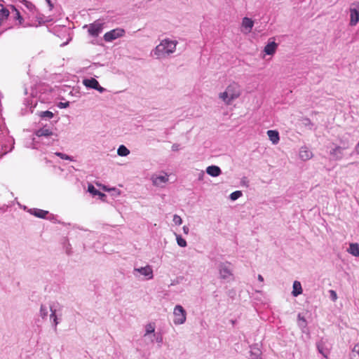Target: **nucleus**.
Instances as JSON below:
<instances>
[{
  "label": "nucleus",
  "instance_id": "2eb2a0df",
  "mask_svg": "<svg viewBox=\"0 0 359 359\" xmlns=\"http://www.w3.org/2000/svg\"><path fill=\"white\" fill-rule=\"evenodd\" d=\"M28 212L32 215H34L36 217L45 219L46 218L47 215H49L48 211L43 210L39 208H30Z\"/></svg>",
  "mask_w": 359,
  "mask_h": 359
},
{
  "label": "nucleus",
  "instance_id": "7ed1b4c3",
  "mask_svg": "<svg viewBox=\"0 0 359 359\" xmlns=\"http://www.w3.org/2000/svg\"><path fill=\"white\" fill-rule=\"evenodd\" d=\"M219 278L230 282L233 280V269L229 262H221L218 266Z\"/></svg>",
  "mask_w": 359,
  "mask_h": 359
},
{
  "label": "nucleus",
  "instance_id": "c85d7f7f",
  "mask_svg": "<svg viewBox=\"0 0 359 359\" xmlns=\"http://www.w3.org/2000/svg\"><path fill=\"white\" fill-rule=\"evenodd\" d=\"M39 116L42 119L48 120V119H50L53 117V113L50 111H41L39 113Z\"/></svg>",
  "mask_w": 359,
  "mask_h": 359
},
{
  "label": "nucleus",
  "instance_id": "09e8293b",
  "mask_svg": "<svg viewBox=\"0 0 359 359\" xmlns=\"http://www.w3.org/2000/svg\"><path fill=\"white\" fill-rule=\"evenodd\" d=\"M183 231L184 233H189V228L187 226H183Z\"/></svg>",
  "mask_w": 359,
  "mask_h": 359
},
{
  "label": "nucleus",
  "instance_id": "72a5a7b5",
  "mask_svg": "<svg viewBox=\"0 0 359 359\" xmlns=\"http://www.w3.org/2000/svg\"><path fill=\"white\" fill-rule=\"evenodd\" d=\"M55 154L57 156H59L62 159L68 160V161H74V158L72 156H71L67 155V154H63V153H61V152H56V153H55Z\"/></svg>",
  "mask_w": 359,
  "mask_h": 359
},
{
  "label": "nucleus",
  "instance_id": "7c9ffc66",
  "mask_svg": "<svg viewBox=\"0 0 359 359\" xmlns=\"http://www.w3.org/2000/svg\"><path fill=\"white\" fill-rule=\"evenodd\" d=\"M177 43H178L177 41L166 38V39H162L159 45L168 46V45H177Z\"/></svg>",
  "mask_w": 359,
  "mask_h": 359
},
{
  "label": "nucleus",
  "instance_id": "603ef678",
  "mask_svg": "<svg viewBox=\"0 0 359 359\" xmlns=\"http://www.w3.org/2000/svg\"><path fill=\"white\" fill-rule=\"evenodd\" d=\"M13 148H14V146H12V147H11V149H10V151H11Z\"/></svg>",
  "mask_w": 359,
  "mask_h": 359
},
{
  "label": "nucleus",
  "instance_id": "39448f33",
  "mask_svg": "<svg viewBox=\"0 0 359 359\" xmlns=\"http://www.w3.org/2000/svg\"><path fill=\"white\" fill-rule=\"evenodd\" d=\"M173 315L175 325H182L186 322L187 312L181 305H176L174 308Z\"/></svg>",
  "mask_w": 359,
  "mask_h": 359
},
{
  "label": "nucleus",
  "instance_id": "4be33fe9",
  "mask_svg": "<svg viewBox=\"0 0 359 359\" xmlns=\"http://www.w3.org/2000/svg\"><path fill=\"white\" fill-rule=\"evenodd\" d=\"M52 134V130L46 127L41 128L36 131V135L38 137H48Z\"/></svg>",
  "mask_w": 359,
  "mask_h": 359
},
{
  "label": "nucleus",
  "instance_id": "6ab92c4d",
  "mask_svg": "<svg viewBox=\"0 0 359 359\" xmlns=\"http://www.w3.org/2000/svg\"><path fill=\"white\" fill-rule=\"evenodd\" d=\"M267 135L269 136V140L273 144H276L278 143L280 137L278 131L269 130L267 131Z\"/></svg>",
  "mask_w": 359,
  "mask_h": 359
},
{
  "label": "nucleus",
  "instance_id": "5701e85b",
  "mask_svg": "<svg viewBox=\"0 0 359 359\" xmlns=\"http://www.w3.org/2000/svg\"><path fill=\"white\" fill-rule=\"evenodd\" d=\"M50 311V306H48L46 304H41L39 310V315L43 320L47 318L48 312Z\"/></svg>",
  "mask_w": 359,
  "mask_h": 359
},
{
  "label": "nucleus",
  "instance_id": "cd10ccee",
  "mask_svg": "<svg viewBox=\"0 0 359 359\" xmlns=\"http://www.w3.org/2000/svg\"><path fill=\"white\" fill-rule=\"evenodd\" d=\"M155 326L154 324L149 323L145 326V334L144 337H147V335L150 334H155Z\"/></svg>",
  "mask_w": 359,
  "mask_h": 359
},
{
  "label": "nucleus",
  "instance_id": "aec40b11",
  "mask_svg": "<svg viewBox=\"0 0 359 359\" xmlns=\"http://www.w3.org/2000/svg\"><path fill=\"white\" fill-rule=\"evenodd\" d=\"M347 252L354 257H359V244L357 243H350Z\"/></svg>",
  "mask_w": 359,
  "mask_h": 359
},
{
  "label": "nucleus",
  "instance_id": "4468645a",
  "mask_svg": "<svg viewBox=\"0 0 359 359\" xmlns=\"http://www.w3.org/2000/svg\"><path fill=\"white\" fill-rule=\"evenodd\" d=\"M318 352L325 358H327L330 353L329 348L327 347L326 343L323 340H320L316 344Z\"/></svg>",
  "mask_w": 359,
  "mask_h": 359
},
{
  "label": "nucleus",
  "instance_id": "79ce46f5",
  "mask_svg": "<svg viewBox=\"0 0 359 359\" xmlns=\"http://www.w3.org/2000/svg\"><path fill=\"white\" fill-rule=\"evenodd\" d=\"M330 297H331V299L332 301H336V299H337V293L334 290H330Z\"/></svg>",
  "mask_w": 359,
  "mask_h": 359
},
{
  "label": "nucleus",
  "instance_id": "9d476101",
  "mask_svg": "<svg viewBox=\"0 0 359 359\" xmlns=\"http://www.w3.org/2000/svg\"><path fill=\"white\" fill-rule=\"evenodd\" d=\"M136 272H138L141 275L147 277V278L148 280L152 279L154 277L152 268L149 265H147L146 266L140 267V268H135V269H134L135 275Z\"/></svg>",
  "mask_w": 359,
  "mask_h": 359
},
{
  "label": "nucleus",
  "instance_id": "20e7f679",
  "mask_svg": "<svg viewBox=\"0 0 359 359\" xmlns=\"http://www.w3.org/2000/svg\"><path fill=\"white\" fill-rule=\"evenodd\" d=\"M176 46H156L151 52L152 57L156 59L165 58L175 51Z\"/></svg>",
  "mask_w": 359,
  "mask_h": 359
},
{
  "label": "nucleus",
  "instance_id": "f704fd0d",
  "mask_svg": "<svg viewBox=\"0 0 359 359\" xmlns=\"http://www.w3.org/2000/svg\"><path fill=\"white\" fill-rule=\"evenodd\" d=\"M277 46H264V53L266 55H273L276 50Z\"/></svg>",
  "mask_w": 359,
  "mask_h": 359
},
{
  "label": "nucleus",
  "instance_id": "0eeeda50",
  "mask_svg": "<svg viewBox=\"0 0 359 359\" xmlns=\"http://www.w3.org/2000/svg\"><path fill=\"white\" fill-rule=\"evenodd\" d=\"M83 84L87 88L90 89H94L97 90L100 93H104L106 89L102 87L99 82L94 78L90 79H84L83 80Z\"/></svg>",
  "mask_w": 359,
  "mask_h": 359
},
{
  "label": "nucleus",
  "instance_id": "c9c22d12",
  "mask_svg": "<svg viewBox=\"0 0 359 359\" xmlns=\"http://www.w3.org/2000/svg\"><path fill=\"white\" fill-rule=\"evenodd\" d=\"M241 196L242 192L241 191H235L230 194L229 198L231 201H236L238 198H239Z\"/></svg>",
  "mask_w": 359,
  "mask_h": 359
},
{
  "label": "nucleus",
  "instance_id": "f257e3e1",
  "mask_svg": "<svg viewBox=\"0 0 359 359\" xmlns=\"http://www.w3.org/2000/svg\"><path fill=\"white\" fill-rule=\"evenodd\" d=\"M241 94V88L238 83H231L225 89V90L219 94V97L226 104L229 105L231 102L240 97Z\"/></svg>",
  "mask_w": 359,
  "mask_h": 359
},
{
  "label": "nucleus",
  "instance_id": "37998d69",
  "mask_svg": "<svg viewBox=\"0 0 359 359\" xmlns=\"http://www.w3.org/2000/svg\"><path fill=\"white\" fill-rule=\"evenodd\" d=\"M25 6H26V7H27V8L30 11H32L33 9H34V8H35L34 5V4H32V3H30V2H27V1H26V3H25Z\"/></svg>",
  "mask_w": 359,
  "mask_h": 359
},
{
  "label": "nucleus",
  "instance_id": "423d86ee",
  "mask_svg": "<svg viewBox=\"0 0 359 359\" xmlns=\"http://www.w3.org/2000/svg\"><path fill=\"white\" fill-rule=\"evenodd\" d=\"M125 34V29L122 28H116L105 33L103 38L105 42L111 43L118 38L123 37Z\"/></svg>",
  "mask_w": 359,
  "mask_h": 359
},
{
  "label": "nucleus",
  "instance_id": "a18cd8bd",
  "mask_svg": "<svg viewBox=\"0 0 359 359\" xmlns=\"http://www.w3.org/2000/svg\"><path fill=\"white\" fill-rule=\"evenodd\" d=\"M180 149V145L178 144H173L172 146V150L174 151H178Z\"/></svg>",
  "mask_w": 359,
  "mask_h": 359
},
{
  "label": "nucleus",
  "instance_id": "4c0bfd02",
  "mask_svg": "<svg viewBox=\"0 0 359 359\" xmlns=\"http://www.w3.org/2000/svg\"><path fill=\"white\" fill-rule=\"evenodd\" d=\"M280 37H278V43L276 42V39L273 37V38H270L266 43V45H270V46H272V45H278L279 43H281L282 41L280 40Z\"/></svg>",
  "mask_w": 359,
  "mask_h": 359
},
{
  "label": "nucleus",
  "instance_id": "9b49d317",
  "mask_svg": "<svg viewBox=\"0 0 359 359\" xmlns=\"http://www.w3.org/2000/svg\"><path fill=\"white\" fill-rule=\"evenodd\" d=\"M151 180L154 185L157 187H163V185L168 181V175L167 174L153 175Z\"/></svg>",
  "mask_w": 359,
  "mask_h": 359
},
{
  "label": "nucleus",
  "instance_id": "2f4dec72",
  "mask_svg": "<svg viewBox=\"0 0 359 359\" xmlns=\"http://www.w3.org/2000/svg\"><path fill=\"white\" fill-rule=\"evenodd\" d=\"M13 9L15 11V15H14V18L18 21V25H22L23 27H25L26 25H24L23 22H22V16L20 15V13L18 11H17L14 7H13Z\"/></svg>",
  "mask_w": 359,
  "mask_h": 359
},
{
  "label": "nucleus",
  "instance_id": "3c124183",
  "mask_svg": "<svg viewBox=\"0 0 359 359\" xmlns=\"http://www.w3.org/2000/svg\"><path fill=\"white\" fill-rule=\"evenodd\" d=\"M69 40H67V41L62 43L61 45H63V46H65V45H67L69 43Z\"/></svg>",
  "mask_w": 359,
  "mask_h": 359
},
{
  "label": "nucleus",
  "instance_id": "49530a36",
  "mask_svg": "<svg viewBox=\"0 0 359 359\" xmlns=\"http://www.w3.org/2000/svg\"><path fill=\"white\" fill-rule=\"evenodd\" d=\"M46 1L48 4L50 10H52L53 8V4H52L51 1L50 0H46Z\"/></svg>",
  "mask_w": 359,
  "mask_h": 359
},
{
  "label": "nucleus",
  "instance_id": "58836bf2",
  "mask_svg": "<svg viewBox=\"0 0 359 359\" xmlns=\"http://www.w3.org/2000/svg\"><path fill=\"white\" fill-rule=\"evenodd\" d=\"M173 222L175 223V224L176 225H180L182 224V218L180 217V216L177 215H175L173 216V219H172Z\"/></svg>",
  "mask_w": 359,
  "mask_h": 359
},
{
  "label": "nucleus",
  "instance_id": "f8f14e48",
  "mask_svg": "<svg viewBox=\"0 0 359 359\" xmlns=\"http://www.w3.org/2000/svg\"><path fill=\"white\" fill-rule=\"evenodd\" d=\"M250 358L249 359H262L261 355L262 351L260 348H259V346L257 344H253L250 346Z\"/></svg>",
  "mask_w": 359,
  "mask_h": 359
},
{
  "label": "nucleus",
  "instance_id": "1a4fd4ad",
  "mask_svg": "<svg viewBox=\"0 0 359 359\" xmlns=\"http://www.w3.org/2000/svg\"><path fill=\"white\" fill-rule=\"evenodd\" d=\"M254 26V21L248 17H245L242 20L241 31L244 34H249L251 32Z\"/></svg>",
  "mask_w": 359,
  "mask_h": 359
},
{
  "label": "nucleus",
  "instance_id": "473e14b6",
  "mask_svg": "<svg viewBox=\"0 0 359 359\" xmlns=\"http://www.w3.org/2000/svg\"><path fill=\"white\" fill-rule=\"evenodd\" d=\"M177 243L179 246L184 248L187 246V243L185 239H184L180 235L176 236Z\"/></svg>",
  "mask_w": 359,
  "mask_h": 359
},
{
  "label": "nucleus",
  "instance_id": "412c9836",
  "mask_svg": "<svg viewBox=\"0 0 359 359\" xmlns=\"http://www.w3.org/2000/svg\"><path fill=\"white\" fill-rule=\"evenodd\" d=\"M292 294L294 297H297L302 293V287L300 282L295 280L293 283Z\"/></svg>",
  "mask_w": 359,
  "mask_h": 359
},
{
  "label": "nucleus",
  "instance_id": "f3484780",
  "mask_svg": "<svg viewBox=\"0 0 359 359\" xmlns=\"http://www.w3.org/2000/svg\"><path fill=\"white\" fill-rule=\"evenodd\" d=\"M206 172L211 177H217L222 173V170L217 165H210L207 167Z\"/></svg>",
  "mask_w": 359,
  "mask_h": 359
},
{
  "label": "nucleus",
  "instance_id": "e433bc0d",
  "mask_svg": "<svg viewBox=\"0 0 359 359\" xmlns=\"http://www.w3.org/2000/svg\"><path fill=\"white\" fill-rule=\"evenodd\" d=\"M39 23H45V22H53V18H51L50 16H44V15H42L41 17H39Z\"/></svg>",
  "mask_w": 359,
  "mask_h": 359
},
{
  "label": "nucleus",
  "instance_id": "8fccbe9b",
  "mask_svg": "<svg viewBox=\"0 0 359 359\" xmlns=\"http://www.w3.org/2000/svg\"><path fill=\"white\" fill-rule=\"evenodd\" d=\"M258 280L260 281V282H263L264 281V278L262 275H258V277H257Z\"/></svg>",
  "mask_w": 359,
  "mask_h": 359
},
{
  "label": "nucleus",
  "instance_id": "dca6fc26",
  "mask_svg": "<svg viewBox=\"0 0 359 359\" xmlns=\"http://www.w3.org/2000/svg\"><path fill=\"white\" fill-rule=\"evenodd\" d=\"M359 22V11L356 8H350V25L355 26Z\"/></svg>",
  "mask_w": 359,
  "mask_h": 359
},
{
  "label": "nucleus",
  "instance_id": "a19ab883",
  "mask_svg": "<svg viewBox=\"0 0 359 359\" xmlns=\"http://www.w3.org/2000/svg\"><path fill=\"white\" fill-rule=\"evenodd\" d=\"M69 106V102H59V104H57V107L60 109H65V108L68 107Z\"/></svg>",
  "mask_w": 359,
  "mask_h": 359
},
{
  "label": "nucleus",
  "instance_id": "393cba45",
  "mask_svg": "<svg viewBox=\"0 0 359 359\" xmlns=\"http://www.w3.org/2000/svg\"><path fill=\"white\" fill-rule=\"evenodd\" d=\"M117 154L120 156H126L130 154V150L124 145H120L117 149Z\"/></svg>",
  "mask_w": 359,
  "mask_h": 359
},
{
  "label": "nucleus",
  "instance_id": "b1692460",
  "mask_svg": "<svg viewBox=\"0 0 359 359\" xmlns=\"http://www.w3.org/2000/svg\"><path fill=\"white\" fill-rule=\"evenodd\" d=\"M88 191L93 196H100V198L105 197V194L97 190L93 184H89L88 187Z\"/></svg>",
  "mask_w": 359,
  "mask_h": 359
},
{
  "label": "nucleus",
  "instance_id": "f03ea898",
  "mask_svg": "<svg viewBox=\"0 0 359 359\" xmlns=\"http://www.w3.org/2000/svg\"><path fill=\"white\" fill-rule=\"evenodd\" d=\"M341 146L337 145L332 143L328 148L330 149L329 154L331 158L334 161H339L343 158L344 156V151L349 148L348 142H343Z\"/></svg>",
  "mask_w": 359,
  "mask_h": 359
},
{
  "label": "nucleus",
  "instance_id": "ddd939ff",
  "mask_svg": "<svg viewBox=\"0 0 359 359\" xmlns=\"http://www.w3.org/2000/svg\"><path fill=\"white\" fill-rule=\"evenodd\" d=\"M50 319L52 322V325L55 330H57V326L60 323V321L58 320V318L56 316V309L55 304L53 305H50Z\"/></svg>",
  "mask_w": 359,
  "mask_h": 359
},
{
  "label": "nucleus",
  "instance_id": "ea45409f",
  "mask_svg": "<svg viewBox=\"0 0 359 359\" xmlns=\"http://www.w3.org/2000/svg\"><path fill=\"white\" fill-rule=\"evenodd\" d=\"M152 337H155L156 341L157 343H158L159 344H162V342H163V337H162V336L160 334H154Z\"/></svg>",
  "mask_w": 359,
  "mask_h": 359
},
{
  "label": "nucleus",
  "instance_id": "6e6552de",
  "mask_svg": "<svg viewBox=\"0 0 359 359\" xmlns=\"http://www.w3.org/2000/svg\"><path fill=\"white\" fill-rule=\"evenodd\" d=\"M103 29V23L100 21H95L93 23L90 24L88 32L92 36H97Z\"/></svg>",
  "mask_w": 359,
  "mask_h": 359
},
{
  "label": "nucleus",
  "instance_id": "bb28decb",
  "mask_svg": "<svg viewBox=\"0 0 359 359\" xmlns=\"http://www.w3.org/2000/svg\"><path fill=\"white\" fill-rule=\"evenodd\" d=\"M350 356L351 359H359V344L354 346Z\"/></svg>",
  "mask_w": 359,
  "mask_h": 359
},
{
  "label": "nucleus",
  "instance_id": "c756f323",
  "mask_svg": "<svg viewBox=\"0 0 359 359\" xmlns=\"http://www.w3.org/2000/svg\"><path fill=\"white\" fill-rule=\"evenodd\" d=\"M298 325L300 328H305L307 325L306 320L300 313L298 314Z\"/></svg>",
  "mask_w": 359,
  "mask_h": 359
},
{
  "label": "nucleus",
  "instance_id": "c03bdc74",
  "mask_svg": "<svg viewBox=\"0 0 359 359\" xmlns=\"http://www.w3.org/2000/svg\"><path fill=\"white\" fill-rule=\"evenodd\" d=\"M48 217H46L48 219L50 220V221H53L54 222H56L57 220H56V216L53 215V214H49L48 215Z\"/></svg>",
  "mask_w": 359,
  "mask_h": 359
},
{
  "label": "nucleus",
  "instance_id": "de8ad7c7",
  "mask_svg": "<svg viewBox=\"0 0 359 359\" xmlns=\"http://www.w3.org/2000/svg\"><path fill=\"white\" fill-rule=\"evenodd\" d=\"M355 152L359 154V141H358V143L357 144V145L355 146Z\"/></svg>",
  "mask_w": 359,
  "mask_h": 359
},
{
  "label": "nucleus",
  "instance_id": "a211bd4d",
  "mask_svg": "<svg viewBox=\"0 0 359 359\" xmlns=\"http://www.w3.org/2000/svg\"><path fill=\"white\" fill-rule=\"evenodd\" d=\"M313 156L312 152L306 147H302L299 151V157L303 161H307Z\"/></svg>",
  "mask_w": 359,
  "mask_h": 359
},
{
  "label": "nucleus",
  "instance_id": "a878e982",
  "mask_svg": "<svg viewBox=\"0 0 359 359\" xmlns=\"http://www.w3.org/2000/svg\"><path fill=\"white\" fill-rule=\"evenodd\" d=\"M9 15V11L2 4L0 3V18L6 19Z\"/></svg>",
  "mask_w": 359,
  "mask_h": 359
}]
</instances>
